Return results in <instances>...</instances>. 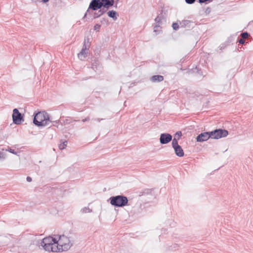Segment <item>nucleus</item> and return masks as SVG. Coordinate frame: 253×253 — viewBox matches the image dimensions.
Listing matches in <instances>:
<instances>
[{
	"instance_id": "obj_1",
	"label": "nucleus",
	"mask_w": 253,
	"mask_h": 253,
	"mask_svg": "<svg viewBox=\"0 0 253 253\" xmlns=\"http://www.w3.org/2000/svg\"><path fill=\"white\" fill-rule=\"evenodd\" d=\"M52 121L50 120L49 115L45 112H39L33 119L34 124L37 126H46Z\"/></svg>"
},
{
	"instance_id": "obj_2",
	"label": "nucleus",
	"mask_w": 253,
	"mask_h": 253,
	"mask_svg": "<svg viewBox=\"0 0 253 253\" xmlns=\"http://www.w3.org/2000/svg\"><path fill=\"white\" fill-rule=\"evenodd\" d=\"M109 201L111 205L116 207H123L128 204L127 198L123 195L111 197Z\"/></svg>"
},
{
	"instance_id": "obj_3",
	"label": "nucleus",
	"mask_w": 253,
	"mask_h": 253,
	"mask_svg": "<svg viewBox=\"0 0 253 253\" xmlns=\"http://www.w3.org/2000/svg\"><path fill=\"white\" fill-rule=\"evenodd\" d=\"M57 242L61 246V251H68L72 246V244L69 238L65 235H56Z\"/></svg>"
},
{
	"instance_id": "obj_4",
	"label": "nucleus",
	"mask_w": 253,
	"mask_h": 253,
	"mask_svg": "<svg viewBox=\"0 0 253 253\" xmlns=\"http://www.w3.org/2000/svg\"><path fill=\"white\" fill-rule=\"evenodd\" d=\"M90 47L89 39L85 38L84 41L83 46L81 51L78 54V58L81 60H84L87 56L88 50Z\"/></svg>"
},
{
	"instance_id": "obj_5",
	"label": "nucleus",
	"mask_w": 253,
	"mask_h": 253,
	"mask_svg": "<svg viewBox=\"0 0 253 253\" xmlns=\"http://www.w3.org/2000/svg\"><path fill=\"white\" fill-rule=\"evenodd\" d=\"M228 132L225 129H217L211 131V138L213 139H219L224 137L228 135Z\"/></svg>"
},
{
	"instance_id": "obj_6",
	"label": "nucleus",
	"mask_w": 253,
	"mask_h": 253,
	"mask_svg": "<svg viewBox=\"0 0 253 253\" xmlns=\"http://www.w3.org/2000/svg\"><path fill=\"white\" fill-rule=\"evenodd\" d=\"M12 120L13 123L16 125H20L24 121L23 116L16 108L13 110Z\"/></svg>"
},
{
	"instance_id": "obj_7",
	"label": "nucleus",
	"mask_w": 253,
	"mask_h": 253,
	"mask_svg": "<svg viewBox=\"0 0 253 253\" xmlns=\"http://www.w3.org/2000/svg\"><path fill=\"white\" fill-rule=\"evenodd\" d=\"M172 140V136L169 133H162L160 137V142L162 144H166Z\"/></svg>"
},
{
	"instance_id": "obj_8",
	"label": "nucleus",
	"mask_w": 253,
	"mask_h": 253,
	"mask_svg": "<svg viewBox=\"0 0 253 253\" xmlns=\"http://www.w3.org/2000/svg\"><path fill=\"white\" fill-rule=\"evenodd\" d=\"M102 7L101 0H92L88 8L92 10H97Z\"/></svg>"
},
{
	"instance_id": "obj_9",
	"label": "nucleus",
	"mask_w": 253,
	"mask_h": 253,
	"mask_svg": "<svg viewBox=\"0 0 253 253\" xmlns=\"http://www.w3.org/2000/svg\"><path fill=\"white\" fill-rule=\"evenodd\" d=\"M210 137H211V132H205L198 135L196 140L198 142H203L208 140Z\"/></svg>"
},
{
	"instance_id": "obj_10",
	"label": "nucleus",
	"mask_w": 253,
	"mask_h": 253,
	"mask_svg": "<svg viewBox=\"0 0 253 253\" xmlns=\"http://www.w3.org/2000/svg\"><path fill=\"white\" fill-rule=\"evenodd\" d=\"M57 239L56 235H54V237L49 236L48 237L44 238L41 242V245H44L45 246L46 244L56 243Z\"/></svg>"
},
{
	"instance_id": "obj_11",
	"label": "nucleus",
	"mask_w": 253,
	"mask_h": 253,
	"mask_svg": "<svg viewBox=\"0 0 253 253\" xmlns=\"http://www.w3.org/2000/svg\"><path fill=\"white\" fill-rule=\"evenodd\" d=\"M164 19V16L162 13L159 14L155 19V25L154 27V32H156L157 28L160 27L162 23V20Z\"/></svg>"
},
{
	"instance_id": "obj_12",
	"label": "nucleus",
	"mask_w": 253,
	"mask_h": 253,
	"mask_svg": "<svg viewBox=\"0 0 253 253\" xmlns=\"http://www.w3.org/2000/svg\"><path fill=\"white\" fill-rule=\"evenodd\" d=\"M102 7H108L114 5L115 0H101Z\"/></svg>"
},
{
	"instance_id": "obj_13",
	"label": "nucleus",
	"mask_w": 253,
	"mask_h": 253,
	"mask_svg": "<svg viewBox=\"0 0 253 253\" xmlns=\"http://www.w3.org/2000/svg\"><path fill=\"white\" fill-rule=\"evenodd\" d=\"M176 156L181 157L184 155V151L182 147L179 145L173 148Z\"/></svg>"
},
{
	"instance_id": "obj_14",
	"label": "nucleus",
	"mask_w": 253,
	"mask_h": 253,
	"mask_svg": "<svg viewBox=\"0 0 253 253\" xmlns=\"http://www.w3.org/2000/svg\"><path fill=\"white\" fill-rule=\"evenodd\" d=\"M56 243H52V246L50 248V251L53 252H62L61 249V246H60L58 242H56Z\"/></svg>"
},
{
	"instance_id": "obj_15",
	"label": "nucleus",
	"mask_w": 253,
	"mask_h": 253,
	"mask_svg": "<svg viewBox=\"0 0 253 253\" xmlns=\"http://www.w3.org/2000/svg\"><path fill=\"white\" fill-rule=\"evenodd\" d=\"M91 68L95 72L98 70H100L101 68V66L98 60H92L91 62Z\"/></svg>"
},
{
	"instance_id": "obj_16",
	"label": "nucleus",
	"mask_w": 253,
	"mask_h": 253,
	"mask_svg": "<svg viewBox=\"0 0 253 253\" xmlns=\"http://www.w3.org/2000/svg\"><path fill=\"white\" fill-rule=\"evenodd\" d=\"M164 80V77L162 75H154L151 78L152 82H160Z\"/></svg>"
},
{
	"instance_id": "obj_17",
	"label": "nucleus",
	"mask_w": 253,
	"mask_h": 253,
	"mask_svg": "<svg viewBox=\"0 0 253 253\" xmlns=\"http://www.w3.org/2000/svg\"><path fill=\"white\" fill-rule=\"evenodd\" d=\"M108 16L112 18L114 20H116L117 19V13L114 10H111L107 12Z\"/></svg>"
},
{
	"instance_id": "obj_18",
	"label": "nucleus",
	"mask_w": 253,
	"mask_h": 253,
	"mask_svg": "<svg viewBox=\"0 0 253 253\" xmlns=\"http://www.w3.org/2000/svg\"><path fill=\"white\" fill-rule=\"evenodd\" d=\"M42 246L44 250L46 251H50V248H51L52 244H46L45 246L44 245H41Z\"/></svg>"
},
{
	"instance_id": "obj_19",
	"label": "nucleus",
	"mask_w": 253,
	"mask_h": 253,
	"mask_svg": "<svg viewBox=\"0 0 253 253\" xmlns=\"http://www.w3.org/2000/svg\"><path fill=\"white\" fill-rule=\"evenodd\" d=\"M67 141H65L59 145V148L60 150H63L67 146Z\"/></svg>"
},
{
	"instance_id": "obj_20",
	"label": "nucleus",
	"mask_w": 253,
	"mask_h": 253,
	"mask_svg": "<svg viewBox=\"0 0 253 253\" xmlns=\"http://www.w3.org/2000/svg\"><path fill=\"white\" fill-rule=\"evenodd\" d=\"M178 139H176V138H173L172 141V146L173 148L178 146L179 145L178 144Z\"/></svg>"
},
{
	"instance_id": "obj_21",
	"label": "nucleus",
	"mask_w": 253,
	"mask_h": 253,
	"mask_svg": "<svg viewBox=\"0 0 253 253\" xmlns=\"http://www.w3.org/2000/svg\"><path fill=\"white\" fill-rule=\"evenodd\" d=\"M182 136V132L180 131H178L176 132L174 135V138L179 140Z\"/></svg>"
},
{
	"instance_id": "obj_22",
	"label": "nucleus",
	"mask_w": 253,
	"mask_h": 253,
	"mask_svg": "<svg viewBox=\"0 0 253 253\" xmlns=\"http://www.w3.org/2000/svg\"><path fill=\"white\" fill-rule=\"evenodd\" d=\"M101 15H102V14L101 13V11L99 10L97 12H95L94 13L93 17L94 18H97L101 16Z\"/></svg>"
},
{
	"instance_id": "obj_23",
	"label": "nucleus",
	"mask_w": 253,
	"mask_h": 253,
	"mask_svg": "<svg viewBox=\"0 0 253 253\" xmlns=\"http://www.w3.org/2000/svg\"><path fill=\"white\" fill-rule=\"evenodd\" d=\"M241 38H242L243 39H247L249 37V34L247 32H245L241 33Z\"/></svg>"
},
{
	"instance_id": "obj_24",
	"label": "nucleus",
	"mask_w": 253,
	"mask_h": 253,
	"mask_svg": "<svg viewBox=\"0 0 253 253\" xmlns=\"http://www.w3.org/2000/svg\"><path fill=\"white\" fill-rule=\"evenodd\" d=\"M109 8L108 7H102L101 8H99V9L103 15L104 13L107 12Z\"/></svg>"
},
{
	"instance_id": "obj_25",
	"label": "nucleus",
	"mask_w": 253,
	"mask_h": 253,
	"mask_svg": "<svg viewBox=\"0 0 253 253\" xmlns=\"http://www.w3.org/2000/svg\"><path fill=\"white\" fill-rule=\"evenodd\" d=\"M91 211V210H90V209L87 207H85L82 210V212L83 213L90 212Z\"/></svg>"
},
{
	"instance_id": "obj_26",
	"label": "nucleus",
	"mask_w": 253,
	"mask_h": 253,
	"mask_svg": "<svg viewBox=\"0 0 253 253\" xmlns=\"http://www.w3.org/2000/svg\"><path fill=\"white\" fill-rule=\"evenodd\" d=\"M172 27L174 30H177L179 28V25L177 23H174L172 24Z\"/></svg>"
},
{
	"instance_id": "obj_27",
	"label": "nucleus",
	"mask_w": 253,
	"mask_h": 253,
	"mask_svg": "<svg viewBox=\"0 0 253 253\" xmlns=\"http://www.w3.org/2000/svg\"><path fill=\"white\" fill-rule=\"evenodd\" d=\"M100 25L98 24H96L94 26V30L96 31H99L100 28Z\"/></svg>"
},
{
	"instance_id": "obj_28",
	"label": "nucleus",
	"mask_w": 253,
	"mask_h": 253,
	"mask_svg": "<svg viewBox=\"0 0 253 253\" xmlns=\"http://www.w3.org/2000/svg\"><path fill=\"white\" fill-rule=\"evenodd\" d=\"M185 2L188 4H193L196 0H185Z\"/></svg>"
},
{
	"instance_id": "obj_29",
	"label": "nucleus",
	"mask_w": 253,
	"mask_h": 253,
	"mask_svg": "<svg viewBox=\"0 0 253 253\" xmlns=\"http://www.w3.org/2000/svg\"><path fill=\"white\" fill-rule=\"evenodd\" d=\"M238 42L240 44H243L245 43V39L241 38L238 40Z\"/></svg>"
},
{
	"instance_id": "obj_30",
	"label": "nucleus",
	"mask_w": 253,
	"mask_h": 253,
	"mask_svg": "<svg viewBox=\"0 0 253 253\" xmlns=\"http://www.w3.org/2000/svg\"><path fill=\"white\" fill-rule=\"evenodd\" d=\"M7 151H9L11 153H12L14 154H16V152L14 151V150L12 149L11 148H9L7 150Z\"/></svg>"
},
{
	"instance_id": "obj_31",
	"label": "nucleus",
	"mask_w": 253,
	"mask_h": 253,
	"mask_svg": "<svg viewBox=\"0 0 253 253\" xmlns=\"http://www.w3.org/2000/svg\"><path fill=\"white\" fill-rule=\"evenodd\" d=\"M190 23V21L189 20H184L182 21V23L181 24H183L184 25H186Z\"/></svg>"
},
{
	"instance_id": "obj_32",
	"label": "nucleus",
	"mask_w": 253,
	"mask_h": 253,
	"mask_svg": "<svg viewBox=\"0 0 253 253\" xmlns=\"http://www.w3.org/2000/svg\"><path fill=\"white\" fill-rule=\"evenodd\" d=\"M89 120H90L89 117H87L85 118V119L82 120V122H85L89 121Z\"/></svg>"
},
{
	"instance_id": "obj_33",
	"label": "nucleus",
	"mask_w": 253,
	"mask_h": 253,
	"mask_svg": "<svg viewBox=\"0 0 253 253\" xmlns=\"http://www.w3.org/2000/svg\"><path fill=\"white\" fill-rule=\"evenodd\" d=\"M26 180L28 182H31L32 180V178L30 176H27L26 178Z\"/></svg>"
},
{
	"instance_id": "obj_34",
	"label": "nucleus",
	"mask_w": 253,
	"mask_h": 253,
	"mask_svg": "<svg viewBox=\"0 0 253 253\" xmlns=\"http://www.w3.org/2000/svg\"><path fill=\"white\" fill-rule=\"evenodd\" d=\"M0 158L4 159V157H3V155L2 152L0 151Z\"/></svg>"
},
{
	"instance_id": "obj_35",
	"label": "nucleus",
	"mask_w": 253,
	"mask_h": 253,
	"mask_svg": "<svg viewBox=\"0 0 253 253\" xmlns=\"http://www.w3.org/2000/svg\"><path fill=\"white\" fill-rule=\"evenodd\" d=\"M103 119H100V118H97V119H95V120L97 121V122H100L101 120H103Z\"/></svg>"
},
{
	"instance_id": "obj_36",
	"label": "nucleus",
	"mask_w": 253,
	"mask_h": 253,
	"mask_svg": "<svg viewBox=\"0 0 253 253\" xmlns=\"http://www.w3.org/2000/svg\"><path fill=\"white\" fill-rule=\"evenodd\" d=\"M119 0H115V1H116V4H115V7H117V3H118V2Z\"/></svg>"
},
{
	"instance_id": "obj_37",
	"label": "nucleus",
	"mask_w": 253,
	"mask_h": 253,
	"mask_svg": "<svg viewBox=\"0 0 253 253\" xmlns=\"http://www.w3.org/2000/svg\"><path fill=\"white\" fill-rule=\"evenodd\" d=\"M49 1V0H42V1L45 3Z\"/></svg>"
},
{
	"instance_id": "obj_38",
	"label": "nucleus",
	"mask_w": 253,
	"mask_h": 253,
	"mask_svg": "<svg viewBox=\"0 0 253 253\" xmlns=\"http://www.w3.org/2000/svg\"><path fill=\"white\" fill-rule=\"evenodd\" d=\"M105 21V18H103V19L101 21V22H103V21Z\"/></svg>"
},
{
	"instance_id": "obj_39",
	"label": "nucleus",
	"mask_w": 253,
	"mask_h": 253,
	"mask_svg": "<svg viewBox=\"0 0 253 253\" xmlns=\"http://www.w3.org/2000/svg\"><path fill=\"white\" fill-rule=\"evenodd\" d=\"M86 13L85 14L84 17L86 16Z\"/></svg>"
}]
</instances>
